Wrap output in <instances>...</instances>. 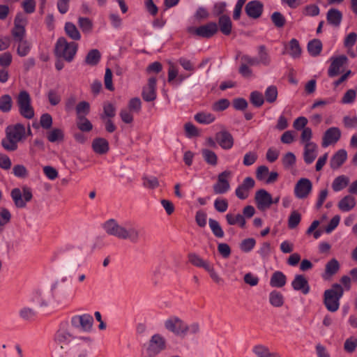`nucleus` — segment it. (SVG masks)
I'll use <instances>...</instances> for the list:
<instances>
[{
	"mask_svg": "<svg viewBox=\"0 0 357 357\" xmlns=\"http://www.w3.org/2000/svg\"><path fill=\"white\" fill-rule=\"evenodd\" d=\"M26 130L22 123L9 126L6 129V137L1 140L3 148L8 151H15L18 143L26 139Z\"/></svg>",
	"mask_w": 357,
	"mask_h": 357,
	"instance_id": "1",
	"label": "nucleus"
},
{
	"mask_svg": "<svg viewBox=\"0 0 357 357\" xmlns=\"http://www.w3.org/2000/svg\"><path fill=\"white\" fill-rule=\"evenodd\" d=\"M78 49V45L75 42H68L64 37H60L56 42L55 55L63 59L68 62L73 60Z\"/></svg>",
	"mask_w": 357,
	"mask_h": 357,
	"instance_id": "2",
	"label": "nucleus"
},
{
	"mask_svg": "<svg viewBox=\"0 0 357 357\" xmlns=\"http://www.w3.org/2000/svg\"><path fill=\"white\" fill-rule=\"evenodd\" d=\"M343 293V288L339 284H334L331 289L324 291V303L328 311L334 312L339 309Z\"/></svg>",
	"mask_w": 357,
	"mask_h": 357,
	"instance_id": "3",
	"label": "nucleus"
},
{
	"mask_svg": "<svg viewBox=\"0 0 357 357\" xmlns=\"http://www.w3.org/2000/svg\"><path fill=\"white\" fill-rule=\"evenodd\" d=\"M17 105L20 114L25 119L34 117V109L31 105V98L26 91H21L17 97Z\"/></svg>",
	"mask_w": 357,
	"mask_h": 357,
	"instance_id": "4",
	"label": "nucleus"
},
{
	"mask_svg": "<svg viewBox=\"0 0 357 357\" xmlns=\"http://www.w3.org/2000/svg\"><path fill=\"white\" fill-rule=\"evenodd\" d=\"M188 33L192 36L209 38L218 31V25L215 22H209L199 26H188Z\"/></svg>",
	"mask_w": 357,
	"mask_h": 357,
	"instance_id": "5",
	"label": "nucleus"
},
{
	"mask_svg": "<svg viewBox=\"0 0 357 357\" xmlns=\"http://www.w3.org/2000/svg\"><path fill=\"white\" fill-rule=\"evenodd\" d=\"M165 328L178 336L183 337L188 333V325L177 317H172L165 322Z\"/></svg>",
	"mask_w": 357,
	"mask_h": 357,
	"instance_id": "6",
	"label": "nucleus"
},
{
	"mask_svg": "<svg viewBox=\"0 0 357 357\" xmlns=\"http://www.w3.org/2000/svg\"><path fill=\"white\" fill-rule=\"evenodd\" d=\"M70 321L74 328L84 332L91 331L93 325V318L89 314L73 316Z\"/></svg>",
	"mask_w": 357,
	"mask_h": 357,
	"instance_id": "7",
	"label": "nucleus"
},
{
	"mask_svg": "<svg viewBox=\"0 0 357 357\" xmlns=\"http://www.w3.org/2000/svg\"><path fill=\"white\" fill-rule=\"evenodd\" d=\"M312 191V183L307 178H301L295 184L294 193L296 198L303 199L307 198Z\"/></svg>",
	"mask_w": 357,
	"mask_h": 357,
	"instance_id": "8",
	"label": "nucleus"
},
{
	"mask_svg": "<svg viewBox=\"0 0 357 357\" xmlns=\"http://www.w3.org/2000/svg\"><path fill=\"white\" fill-rule=\"evenodd\" d=\"M73 339V335L69 331L68 321H63L59 324V328L54 335L55 342L61 348L67 345Z\"/></svg>",
	"mask_w": 357,
	"mask_h": 357,
	"instance_id": "9",
	"label": "nucleus"
},
{
	"mask_svg": "<svg viewBox=\"0 0 357 357\" xmlns=\"http://www.w3.org/2000/svg\"><path fill=\"white\" fill-rule=\"evenodd\" d=\"M27 24V17L23 13H17L14 21V28L12 30V34L15 41L24 39L26 30L25 26Z\"/></svg>",
	"mask_w": 357,
	"mask_h": 357,
	"instance_id": "10",
	"label": "nucleus"
},
{
	"mask_svg": "<svg viewBox=\"0 0 357 357\" xmlns=\"http://www.w3.org/2000/svg\"><path fill=\"white\" fill-rule=\"evenodd\" d=\"M231 176V172L229 170H225L218 176V181L213 186L215 194H225L230 190V184L228 178Z\"/></svg>",
	"mask_w": 357,
	"mask_h": 357,
	"instance_id": "11",
	"label": "nucleus"
},
{
	"mask_svg": "<svg viewBox=\"0 0 357 357\" xmlns=\"http://www.w3.org/2000/svg\"><path fill=\"white\" fill-rule=\"evenodd\" d=\"M166 347V341L165 338L159 334L153 335L150 341L147 349V352L150 357L160 354Z\"/></svg>",
	"mask_w": 357,
	"mask_h": 357,
	"instance_id": "12",
	"label": "nucleus"
},
{
	"mask_svg": "<svg viewBox=\"0 0 357 357\" xmlns=\"http://www.w3.org/2000/svg\"><path fill=\"white\" fill-rule=\"evenodd\" d=\"M331 65L328 70L329 77H335L343 71L348 62V59L344 55L332 56Z\"/></svg>",
	"mask_w": 357,
	"mask_h": 357,
	"instance_id": "13",
	"label": "nucleus"
},
{
	"mask_svg": "<svg viewBox=\"0 0 357 357\" xmlns=\"http://www.w3.org/2000/svg\"><path fill=\"white\" fill-rule=\"evenodd\" d=\"M11 197L18 208L25 206L26 203L29 202L32 198V193L28 188H24L22 192L19 188H14L11 191Z\"/></svg>",
	"mask_w": 357,
	"mask_h": 357,
	"instance_id": "14",
	"label": "nucleus"
},
{
	"mask_svg": "<svg viewBox=\"0 0 357 357\" xmlns=\"http://www.w3.org/2000/svg\"><path fill=\"white\" fill-rule=\"evenodd\" d=\"M255 200L260 211L266 210L272 205V195L264 189H260L255 192Z\"/></svg>",
	"mask_w": 357,
	"mask_h": 357,
	"instance_id": "15",
	"label": "nucleus"
},
{
	"mask_svg": "<svg viewBox=\"0 0 357 357\" xmlns=\"http://www.w3.org/2000/svg\"><path fill=\"white\" fill-rule=\"evenodd\" d=\"M255 180L248 176L245 178L242 183H241L236 189L235 194L240 199H245L250 195V191L255 187Z\"/></svg>",
	"mask_w": 357,
	"mask_h": 357,
	"instance_id": "16",
	"label": "nucleus"
},
{
	"mask_svg": "<svg viewBox=\"0 0 357 357\" xmlns=\"http://www.w3.org/2000/svg\"><path fill=\"white\" fill-rule=\"evenodd\" d=\"M215 141L224 150L231 149L234 143L232 135L226 130H222L215 134Z\"/></svg>",
	"mask_w": 357,
	"mask_h": 357,
	"instance_id": "17",
	"label": "nucleus"
},
{
	"mask_svg": "<svg viewBox=\"0 0 357 357\" xmlns=\"http://www.w3.org/2000/svg\"><path fill=\"white\" fill-rule=\"evenodd\" d=\"M341 131L337 127H331L326 130L322 139V146L327 147L335 144L341 137Z\"/></svg>",
	"mask_w": 357,
	"mask_h": 357,
	"instance_id": "18",
	"label": "nucleus"
},
{
	"mask_svg": "<svg viewBox=\"0 0 357 357\" xmlns=\"http://www.w3.org/2000/svg\"><path fill=\"white\" fill-rule=\"evenodd\" d=\"M142 237L141 229L134 225L127 222L125 224V230L123 239H128L132 243H137Z\"/></svg>",
	"mask_w": 357,
	"mask_h": 357,
	"instance_id": "19",
	"label": "nucleus"
},
{
	"mask_svg": "<svg viewBox=\"0 0 357 357\" xmlns=\"http://www.w3.org/2000/svg\"><path fill=\"white\" fill-rule=\"evenodd\" d=\"M76 340L77 342L73 349L79 352L77 357H86L88 353L87 348L90 347L92 344V338L89 336H82L77 337Z\"/></svg>",
	"mask_w": 357,
	"mask_h": 357,
	"instance_id": "20",
	"label": "nucleus"
},
{
	"mask_svg": "<svg viewBox=\"0 0 357 357\" xmlns=\"http://www.w3.org/2000/svg\"><path fill=\"white\" fill-rule=\"evenodd\" d=\"M291 287L296 291H301L303 294L310 292V287L307 280L303 275H296L291 282Z\"/></svg>",
	"mask_w": 357,
	"mask_h": 357,
	"instance_id": "21",
	"label": "nucleus"
},
{
	"mask_svg": "<svg viewBox=\"0 0 357 357\" xmlns=\"http://www.w3.org/2000/svg\"><path fill=\"white\" fill-rule=\"evenodd\" d=\"M142 97L147 102L153 101L156 98V79H149L147 85L144 88Z\"/></svg>",
	"mask_w": 357,
	"mask_h": 357,
	"instance_id": "22",
	"label": "nucleus"
},
{
	"mask_svg": "<svg viewBox=\"0 0 357 357\" xmlns=\"http://www.w3.org/2000/svg\"><path fill=\"white\" fill-rule=\"evenodd\" d=\"M303 146V160L306 164H311L317 156L318 146L315 143H308Z\"/></svg>",
	"mask_w": 357,
	"mask_h": 357,
	"instance_id": "23",
	"label": "nucleus"
},
{
	"mask_svg": "<svg viewBox=\"0 0 357 357\" xmlns=\"http://www.w3.org/2000/svg\"><path fill=\"white\" fill-rule=\"evenodd\" d=\"M340 269V264L335 259L328 261L325 267V271L322 273L321 278L324 280H328L334 275Z\"/></svg>",
	"mask_w": 357,
	"mask_h": 357,
	"instance_id": "24",
	"label": "nucleus"
},
{
	"mask_svg": "<svg viewBox=\"0 0 357 357\" xmlns=\"http://www.w3.org/2000/svg\"><path fill=\"white\" fill-rule=\"evenodd\" d=\"M263 5L258 1L249 2L245 6L247 15L252 18L259 17L262 13Z\"/></svg>",
	"mask_w": 357,
	"mask_h": 357,
	"instance_id": "25",
	"label": "nucleus"
},
{
	"mask_svg": "<svg viewBox=\"0 0 357 357\" xmlns=\"http://www.w3.org/2000/svg\"><path fill=\"white\" fill-rule=\"evenodd\" d=\"M356 199L351 195H346L342 197L337 204V207L342 212H349L356 206Z\"/></svg>",
	"mask_w": 357,
	"mask_h": 357,
	"instance_id": "26",
	"label": "nucleus"
},
{
	"mask_svg": "<svg viewBox=\"0 0 357 357\" xmlns=\"http://www.w3.org/2000/svg\"><path fill=\"white\" fill-rule=\"evenodd\" d=\"M326 19L328 24L333 26L338 27L342 20V14L336 8H331L327 12Z\"/></svg>",
	"mask_w": 357,
	"mask_h": 357,
	"instance_id": "27",
	"label": "nucleus"
},
{
	"mask_svg": "<svg viewBox=\"0 0 357 357\" xmlns=\"http://www.w3.org/2000/svg\"><path fill=\"white\" fill-rule=\"evenodd\" d=\"M347 153L344 149L337 151L331 159V167L333 169H338L347 160Z\"/></svg>",
	"mask_w": 357,
	"mask_h": 357,
	"instance_id": "28",
	"label": "nucleus"
},
{
	"mask_svg": "<svg viewBox=\"0 0 357 357\" xmlns=\"http://www.w3.org/2000/svg\"><path fill=\"white\" fill-rule=\"evenodd\" d=\"M286 283L287 277L280 271H275L270 279V285L272 287L281 288L283 287Z\"/></svg>",
	"mask_w": 357,
	"mask_h": 357,
	"instance_id": "29",
	"label": "nucleus"
},
{
	"mask_svg": "<svg viewBox=\"0 0 357 357\" xmlns=\"http://www.w3.org/2000/svg\"><path fill=\"white\" fill-rule=\"evenodd\" d=\"M92 148L95 153L102 155L109 151V144L104 138H96L92 142Z\"/></svg>",
	"mask_w": 357,
	"mask_h": 357,
	"instance_id": "30",
	"label": "nucleus"
},
{
	"mask_svg": "<svg viewBox=\"0 0 357 357\" xmlns=\"http://www.w3.org/2000/svg\"><path fill=\"white\" fill-rule=\"evenodd\" d=\"M349 183V178L345 175L336 177L332 183V188L335 192H340L344 189Z\"/></svg>",
	"mask_w": 357,
	"mask_h": 357,
	"instance_id": "31",
	"label": "nucleus"
},
{
	"mask_svg": "<svg viewBox=\"0 0 357 357\" xmlns=\"http://www.w3.org/2000/svg\"><path fill=\"white\" fill-rule=\"evenodd\" d=\"M64 30L66 35L74 40H79L81 38V34L76 27V26L72 22H66L65 24Z\"/></svg>",
	"mask_w": 357,
	"mask_h": 357,
	"instance_id": "32",
	"label": "nucleus"
},
{
	"mask_svg": "<svg viewBox=\"0 0 357 357\" xmlns=\"http://www.w3.org/2000/svg\"><path fill=\"white\" fill-rule=\"evenodd\" d=\"M253 352L257 357H281L278 353L271 352L267 347L262 345L255 346Z\"/></svg>",
	"mask_w": 357,
	"mask_h": 357,
	"instance_id": "33",
	"label": "nucleus"
},
{
	"mask_svg": "<svg viewBox=\"0 0 357 357\" xmlns=\"http://www.w3.org/2000/svg\"><path fill=\"white\" fill-rule=\"evenodd\" d=\"M268 298L271 305L275 307H280L282 306L284 302V298L282 294L276 290L272 291L269 294Z\"/></svg>",
	"mask_w": 357,
	"mask_h": 357,
	"instance_id": "34",
	"label": "nucleus"
},
{
	"mask_svg": "<svg viewBox=\"0 0 357 357\" xmlns=\"http://www.w3.org/2000/svg\"><path fill=\"white\" fill-rule=\"evenodd\" d=\"M227 223L229 225H238L241 227L243 228L245 225V220L243 215L240 213L234 215L232 213H227L225 216Z\"/></svg>",
	"mask_w": 357,
	"mask_h": 357,
	"instance_id": "35",
	"label": "nucleus"
},
{
	"mask_svg": "<svg viewBox=\"0 0 357 357\" xmlns=\"http://www.w3.org/2000/svg\"><path fill=\"white\" fill-rule=\"evenodd\" d=\"M220 31L225 35L230 34L232 28V24L229 17L222 15L219 18L218 22Z\"/></svg>",
	"mask_w": 357,
	"mask_h": 357,
	"instance_id": "36",
	"label": "nucleus"
},
{
	"mask_svg": "<svg viewBox=\"0 0 357 357\" xmlns=\"http://www.w3.org/2000/svg\"><path fill=\"white\" fill-rule=\"evenodd\" d=\"M15 42L17 43V53L20 56H25L29 53L31 46L28 40L24 38Z\"/></svg>",
	"mask_w": 357,
	"mask_h": 357,
	"instance_id": "37",
	"label": "nucleus"
},
{
	"mask_svg": "<svg viewBox=\"0 0 357 357\" xmlns=\"http://www.w3.org/2000/svg\"><path fill=\"white\" fill-rule=\"evenodd\" d=\"M13 100L10 95L5 94L0 97V110L3 113L11 111L13 107Z\"/></svg>",
	"mask_w": 357,
	"mask_h": 357,
	"instance_id": "38",
	"label": "nucleus"
},
{
	"mask_svg": "<svg viewBox=\"0 0 357 357\" xmlns=\"http://www.w3.org/2000/svg\"><path fill=\"white\" fill-rule=\"evenodd\" d=\"M202 155L208 165L215 166L218 164V156L216 153L208 149H203L202 150Z\"/></svg>",
	"mask_w": 357,
	"mask_h": 357,
	"instance_id": "39",
	"label": "nucleus"
},
{
	"mask_svg": "<svg viewBox=\"0 0 357 357\" xmlns=\"http://www.w3.org/2000/svg\"><path fill=\"white\" fill-rule=\"evenodd\" d=\"M195 119L199 123L209 124L215 121V117L209 112H199L195 115Z\"/></svg>",
	"mask_w": 357,
	"mask_h": 357,
	"instance_id": "40",
	"label": "nucleus"
},
{
	"mask_svg": "<svg viewBox=\"0 0 357 357\" xmlns=\"http://www.w3.org/2000/svg\"><path fill=\"white\" fill-rule=\"evenodd\" d=\"M357 40V33L355 32H351L349 33L344 38V47L348 49L349 54L354 57L355 54L354 52H350V50H351L352 47L355 45Z\"/></svg>",
	"mask_w": 357,
	"mask_h": 357,
	"instance_id": "41",
	"label": "nucleus"
},
{
	"mask_svg": "<svg viewBox=\"0 0 357 357\" xmlns=\"http://www.w3.org/2000/svg\"><path fill=\"white\" fill-rule=\"evenodd\" d=\"M100 52L96 50L93 49L89 52L87 54L86 58H85V62L90 66H95L96 65L100 59Z\"/></svg>",
	"mask_w": 357,
	"mask_h": 357,
	"instance_id": "42",
	"label": "nucleus"
},
{
	"mask_svg": "<svg viewBox=\"0 0 357 357\" xmlns=\"http://www.w3.org/2000/svg\"><path fill=\"white\" fill-rule=\"evenodd\" d=\"M288 53L293 57L297 58L301 55V49L296 39H291L288 47Z\"/></svg>",
	"mask_w": 357,
	"mask_h": 357,
	"instance_id": "43",
	"label": "nucleus"
},
{
	"mask_svg": "<svg viewBox=\"0 0 357 357\" xmlns=\"http://www.w3.org/2000/svg\"><path fill=\"white\" fill-rule=\"evenodd\" d=\"M257 60L260 65L268 66L271 59L264 46H260L258 50Z\"/></svg>",
	"mask_w": 357,
	"mask_h": 357,
	"instance_id": "44",
	"label": "nucleus"
},
{
	"mask_svg": "<svg viewBox=\"0 0 357 357\" xmlns=\"http://www.w3.org/2000/svg\"><path fill=\"white\" fill-rule=\"evenodd\" d=\"M322 49V44L319 40H313L307 45V50L312 56H317L319 54Z\"/></svg>",
	"mask_w": 357,
	"mask_h": 357,
	"instance_id": "45",
	"label": "nucleus"
},
{
	"mask_svg": "<svg viewBox=\"0 0 357 357\" xmlns=\"http://www.w3.org/2000/svg\"><path fill=\"white\" fill-rule=\"evenodd\" d=\"M266 102L269 103L274 102L278 97V89L276 86L271 85L268 86L264 93Z\"/></svg>",
	"mask_w": 357,
	"mask_h": 357,
	"instance_id": "46",
	"label": "nucleus"
},
{
	"mask_svg": "<svg viewBox=\"0 0 357 357\" xmlns=\"http://www.w3.org/2000/svg\"><path fill=\"white\" fill-rule=\"evenodd\" d=\"M90 112V105L88 102L82 101L76 106V113L78 117L86 116Z\"/></svg>",
	"mask_w": 357,
	"mask_h": 357,
	"instance_id": "47",
	"label": "nucleus"
},
{
	"mask_svg": "<svg viewBox=\"0 0 357 357\" xmlns=\"http://www.w3.org/2000/svg\"><path fill=\"white\" fill-rule=\"evenodd\" d=\"M208 225L213 234L216 237L222 238L224 236V231L217 220L213 219H209Z\"/></svg>",
	"mask_w": 357,
	"mask_h": 357,
	"instance_id": "48",
	"label": "nucleus"
},
{
	"mask_svg": "<svg viewBox=\"0 0 357 357\" xmlns=\"http://www.w3.org/2000/svg\"><path fill=\"white\" fill-rule=\"evenodd\" d=\"M357 348V337L351 336L347 338L344 344V349L346 352L351 354L354 353Z\"/></svg>",
	"mask_w": 357,
	"mask_h": 357,
	"instance_id": "49",
	"label": "nucleus"
},
{
	"mask_svg": "<svg viewBox=\"0 0 357 357\" xmlns=\"http://www.w3.org/2000/svg\"><path fill=\"white\" fill-rule=\"evenodd\" d=\"M301 215L297 211H293L288 218V227L290 229L296 228L300 223Z\"/></svg>",
	"mask_w": 357,
	"mask_h": 357,
	"instance_id": "50",
	"label": "nucleus"
},
{
	"mask_svg": "<svg viewBox=\"0 0 357 357\" xmlns=\"http://www.w3.org/2000/svg\"><path fill=\"white\" fill-rule=\"evenodd\" d=\"M64 137L61 129L54 128L47 135V139L51 142H56L63 140Z\"/></svg>",
	"mask_w": 357,
	"mask_h": 357,
	"instance_id": "51",
	"label": "nucleus"
},
{
	"mask_svg": "<svg viewBox=\"0 0 357 357\" xmlns=\"http://www.w3.org/2000/svg\"><path fill=\"white\" fill-rule=\"evenodd\" d=\"M250 100L251 103L255 107H259L264 102V98L261 93L255 91L250 93Z\"/></svg>",
	"mask_w": 357,
	"mask_h": 357,
	"instance_id": "52",
	"label": "nucleus"
},
{
	"mask_svg": "<svg viewBox=\"0 0 357 357\" xmlns=\"http://www.w3.org/2000/svg\"><path fill=\"white\" fill-rule=\"evenodd\" d=\"M12 215L10 211L4 207H0V225L6 227L10 223Z\"/></svg>",
	"mask_w": 357,
	"mask_h": 357,
	"instance_id": "53",
	"label": "nucleus"
},
{
	"mask_svg": "<svg viewBox=\"0 0 357 357\" xmlns=\"http://www.w3.org/2000/svg\"><path fill=\"white\" fill-rule=\"evenodd\" d=\"M272 252V247H271V245L270 243L268 242H264L259 250H258V253L259 255L261 256V257L263 259H268L269 256L271 255V253Z\"/></svg>",
	"mask_w": 357,
	"mask_h": 357,
	"instance_id": "54",
	"label": "nucleus"
},
{
	"mask_svg": "<svg viewBox=\"0 0 357 357\" xmlns=\"http://www.w3.org/2000/svg\"><path fill=\"white\" fill-rule=\"evenodd\" d=\"M77 126L80 130L84 132H89L93 128L91 122L85 116L77 118Z\"/></svg>",
	"mask_w": 357,
	"mask_h": 357,
	"instance_id": "55",
	"label": "nucleus"
},
{
	"mask_svg": "<svg viewBox=\"0 0 357 357\" xmlns=\"http://www.w3.org/2000/svg\"><path fill=\"white\" fill-rule=\"evenodd\" d=\"M118 225L119 223L115 220L109 219L102 225V227L107 234L113 236Z\"/></svg>",
	"mask_w": 357,
	"mask_h": 357,
	"instance_id": "56",
	"label": "nucleus"
},
{
	"mask_svg": "<svg viewBox=\"0 0 357 357\" xmlns=\"http://www.w3.org/2000/svg\"><path fill=\"white\" fill-rule=\"evenodd\" d=\"M320 13V9L318 6L315 4H309L305 6L303 9V14L305 16L315 17Z\"/></svg>",
	"mask_w": 357,
	"mask_h": 357,
	"instance_id": "57",
	"label": "nucleus"
},
{
	"mask_svg": "<svg viewBox=\"0 0 357 357\" xmlns=\"http://www.w3.org/2000/svg\"><path fill=\"white\" fill-rule=\"evenodd\" d=\"M255 245L256 241L253 238H248L242 241L240 248L244 252H249L255 248Z\"/></svg>",
	"mask_w": 357,
	"mask_h": 357,
	"instance_id": "58",
	"label": "nucleus"
},
{
	"mask_svg": "<svg viewBox=\"0 0 357 357\" xmlns=\"http://www.w3.org/2000/svg\"><path fill=\"white\" fill-rule=\"evenodd\" d=\"M228 202L224 198H217L214 201V208L220 213L225 212L228 208Z\"/></svg>",
	"mask_w": 357,
	"mask_h": 357,
	"instance_id": "59",
	"label": "nucleus"
},
{
	"mask_svg": "<svg viewBox=\"0 0 357 357\" xmlns=\"http://www.w3.org/2000/svg\"><path fill=\"white\" fill-rule=\"evenodd\" d=\"M296 162V156L291 152L287 153L282 158V164L287 169L292 167Z\"/></svg>",
	"mask_w": 357,
	"mask_h": 357,
	"instance_id": "60",
	"label": "nucleus"
},
{
	"mask_svg": "<svg viewBox=\"0 0 357 357\" xmlns=\"http://www.w3.org/2000/svg\"><path fill=\"white\" fill-rule=\"evenodd\" d=\"M312 137V131L310 128H304L302 130V132L301 135V143L303 145L308 143H314L311 141Z\"/></svg>",
	"mask_w": 357,
	"mask_h": 357,
	"instance_id": "61",
	"label": "nucleus"
},
{
	"mask_svg": "<svg viewBox=\"0 0 357 357\" xmlns=\"http://www.w3.org/2000/svg\"><path fill=\"white\" fill-rule=\"evenodd\" d=\"M356 98V91L354 89H349L345 92L342 98V104H352Z\"/></svg>",
	"mask_w": 357,
	"mask_h": 357,
	"instance_id": "62",
	"label": "nucleus"
},
{
	"mask_svg": "<svg viewBox=\"0 0 357 357\" xmlns=\"http://www.w3.org/2000/svg\"><path fill=\"white\" fill-rule=\"evenodd\" d=\"M257 158L258 155L256 152L249 151L245 154L243 160V164L245 166H250L257 161Z\"/></svg>",
	"mask_w": 357,
	"mask_h": 357,
	"instance_id": "63",
	"label": "nucleus"
},
{
	"mask_svg": "<svg viewBox=\"0 0 357 357\" xmlns=\"http://www.w3.org/2000/svg\"><path fill=\"white\" fill-rule=\"evenodd\" d=\"M78 24L84 32H90L93 28V23L87 17H79Z\"/></svg>",
	"mask_w": 357,
	"mask_h": 357,
	"instance_id": "64",
	"label": "nucleus"
}]
</instances>
